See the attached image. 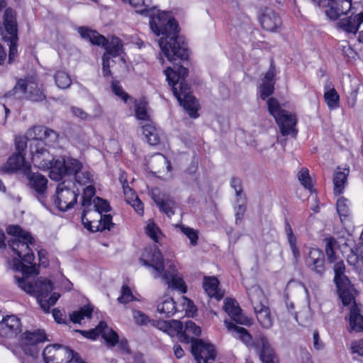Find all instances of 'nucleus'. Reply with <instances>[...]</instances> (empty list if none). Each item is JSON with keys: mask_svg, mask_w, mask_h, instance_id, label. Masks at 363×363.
I'll return each instance as SVG.
<instances>
[{"mask_svg": "<svg viewBox=\"0 0 363 363\" xmlns=\"http://www.w3.org/2000/svg\"><path fill=\"white\" fill-rule=\"evenodd\" d=\"M145 16L150 17L149 24L152 32L161 36L159 45L162 54L170 62L187 61L189 49L183 36H179V28L177 20L168 11H152Z\"/></svg>", "mask_w": 363, "mask_h": 363, "instance_id": "f257e3e1", "label": "nucleus"}, {"mask_svg": "<svg viewBox=\"0 0 363 363\" xmlns=\"http://www.w3.org/2000/svg\"><path fill=\"white\" fill-rule=\"evenodd\" d=\"M164 74L168 84L179 105L183 107L190 118L194 119L199 118V104L192 94L190 86L186 82L189 69L180 65L174 68L167 67L164 70Z\"/></svg>", "mask_w": 363, "mask_h": 363, "instance_id": "f03ea898", "label": "nucleus"}, {"mask_svg": "<svg viewBox=\"0 0 363 363\" xmlns=\"http://www.w3.org/2000/svg\"><path fill=\"white\" fill-rule=\"evenodd\" d=\"M224 323L228 330L237 335L242 342L246 345L252 343V345L257 350L262 363H278L279 360L275 352L265 336L259 335L253 341L252 335L245 328L238 326L227 320H225Z\"/></svg>", "mask_w": 363, "mask_h": 363, "instance_id": "7ed1b4c3", "label": "nucleus"}, {"mask_svg": "<svg viewBox=\"0 0 363 363\" xmlns=\"http://www.w3.org/2000/svg\"><path fill=\"white\" fill-rule=\"evenodd\" d=\"M269 113L274 118L282 136L290 135L296 138L298 130L296 128L298 123L297 116L294 113L284 109L279 101L274 97H270L267 101Z\"/></svg>", "mask_w": 363, "mask_h": 363, "instance_id": "20e7f679", "label": "nucleus"}, {"mask_svg": "<svg viewBox=\"0 0 363 363\" xmlns=\"http://www.w3.org/2000/svg\"><path fill=\"white\" fill-rule=\"evenodd\" d=\"M45 363H79V354L68 347L60 344L48 345L42 353Z\"/></svg>", "mask_w": 363, "mask_h": 363, "instance_id": "39448f33", "label": "nucleus"}, {"mask_svg": "<svg viewBox=\"0 0 363 363\" xmlns=\"http://www.w3.org/2000/svg\"><path fill=\"white\" fill-rule=\"evenodd\" d=\"M6 233L14 237L8 241V245L18 257H21L24 252L29 251V245L35 243L32 235L18 225H9L6 228Z\"/></svg>", "mask_w": 363, "mask_h": 363, "instance_id": "423d86ee", "label": "nucleus"}, {"mask_svg": "<svg viewBox=\"0 0 363 363\" xmlns=\"http://www.w3.org/2000/svg\"><path fill=\"white\" fill-rule=\"evenodd\" d=\"M313 3L324 9L325 16L332 21H336L343 15H347L355 6L352 0H312Z\"/></svg>", "mask_w": 363, "mask_h": 363, "instance_id": "0eeeda50", "label": "nucleus"}, {"mask_svg": "<svg viewBox=\"0 0 363 363\" xmlns=\"http://www.w3.org/2000/svg\"><path fill=\"white\" fill-rule=\"evenodd\" d=\"M28 147L33 164L40 169L46 171L53 155L47 149L45 142L42 139L33 138L30 140Z\"/></svg>", "mask_w": 363, "mask_h": 363, "instance_id": "6e6552de", "label": "nucleus"}, {"mask_svg": "<svg viewBox=\"0 0 363 363\" xmlns=\"http://www.w3.org/2000/svg\"><path fill=\"white\" fill-rule=\"evenodd\" d=\"M73 188L67 187L65 182L57 184L55 204L61 211L65 212L74 207L77 202L78 193L75 191V184L72 183Z\"/></svg>", "mask_w": 363, "mask_h": 363, "instance_id": "1a4fd4ad", "label": "nucleus"}, {"mask_svg": "<svg viewBox=\"0 0 363 363\" xmlns=\"http://www.w3.org/2000/svg\"><path fill=\"white\" fill-rule=\"evenodd\" d=\"M350 15L337 20L336 28L346 35H356L363 23V10L359 11L354 6L350 11Z\"/></svg>", "mask_w": 363, "mask_h": 363, "instance_id": "9d476101", "label": "nucleus"}, {"mask_svg": "<svg viewBox=\"0 0 363 363\" xmlns=\"http://www.w3.org/2000/svg\"><path fill=\"white\" fill-rule=\"evenodd\" d=\"M140 261L143 265L154 269L155 278L161 277L165 270L163 255L157 246L147 247Z\"/></svg>", "mask_w": 363, "mask_h": 363, "instance_id": "9b49d317", "label": "nucleus"}, {"mask_svg": "<svg viewBox=\"0 0 363 363\" xmlns=\"http://www.w3.org/2000/svg\"><path fill=\"white\" fill-rule=\"evenodd\" d=\"M46 340L47 336L43 330L27 331L21 336V347L22 351L35 352V354L40 353V348L38 345L44 342Z\"/></svg>", "mask_w": 363, "mask_h": 363, "instance_id": "f8f14e48", "label": "nucleus"}, {"mask_svg": "<svg viewBox=\"0 0 363 363\" xmlns=\"http://www.w3.org/2000/svg\"><path fill=\"white\" fill-rule=\"evenodd\" d=\"M178 272L176 266L172 263L163 272L161 276L167 283L168 286L177 290L182 294H186L187 286L182 277L177 276Z\"/></svg>", "mask_w": 363, "mask_h": 363, "instance_id": "ddd939ff", "label": "nucleus"}, {"mask_svg": "<svg viewBox=\"0 0 363 363\" xmlns=\"http://www.w3.org/2000/svg\"><path fill=\"white\" fill-rule=\"evenodd\" d=\"M262 28L269 32L279 31L283 25L281 16L271 9H265L259 17Z\"/></svg>", "mask_w": 363, "mask_h": 363, "instance_id": "4468645a", "label": "nucleus"}, {"mask_svg": "<svg viewBox=\"0 0 363 363\" xmlns=\"http://www.w3.org/2000/svg\"><path fill=\"white\" fill-rule=\"evenodd\" d=\"M308 267L319 276H323L325 271V256L319 248L310 249L308 257L306 259Z\"/></svg>", "mask_w": 363, "mask_h": 363, "instance_id": "2eb2a0df", "label": "nucleus"}, {"mask_svg": "<svg viewBox=\"0 0 363 363\" xmlns=\"http://www.w3.org/2000/svg\"><path fill=\"white\" fill-rule=\"evenodd\" d=\"M21 330V320L15 315H6L0 321V336L2 337H12Z\"/></svg>", "mask_w": 363, "mask_h": 363, "instance_id": "dca6fc26", "label": "nucleus"}, {"mask_svg": "<svg viewBox=\"0 0 363 363\" xmlns=\"http://www.w3.org/2000/svg\"><path fill=\"white\" fill-rule=\"evenodd\" d=\"M3 25L9 35L4 37L5 40H18L16 13L12 9H6L3 17Z\"/></svg>", "mask_w": 363, "mask_h": 363, "instance_id": "f3484780", "label": "nucleus"}, {"mask_svg": "<svg viewBox=\"0 0 363 363\" xmlns=\"http://www.w3.org/2000/svg\"><path fill=\"white\" fill-rule=\"evenodd\" d=\"M220 281L216 277L205 276L203 279L202 286L210 298H214L217 301H221L224 297V291L219 287Z\"/></svg>", "mask_w": 363, "mask_h": 363, "instance_id": "a211bd4d", "label": "nucleus"}, {"mask_svg": "<svg viewBox=\"0 0 363 363\" xmlns=\"http://www.w3.org/2000/svg\"><path fill=\"white\" fill-rule=\"evenodd\" d=\"M6 169L8 172L14 173L22 170L23 174L30 172L31 165L26 161V155L13 152L7 160Z\"/></svg>", "mask_w": 363, "mask_h": 363, "instance_id": "6ab92c4d", "label": "nucleus"}, {"mask_svg": "<svg viewBox=\"0 0 363 363\" xmlns=\"http://www.w3.org/2000/svg\"><path fill=\"white\" fill-rule=\"evenodd\" d=\"M362 306L354 303L349 308V331L361 333L363 332V315L362 314Z\"/></svg>", "mask_w": 363, "mask_h": 363, "instance_id": "aec40b11", "label": "nucleus"}, {"mask_svg": "<svg viewBox=\"0 0 363 363\" xmlns=\"http://www.w3.org/2000/svg\"><path fill=\"white\" fill-rule=\"evenodd\" d=\"M142 133L150 145H157L160 143L162 130L152 121L141 126Z\"/></svg>", "mask_w": 363, "mask_h": 363, "instance_id": "412c9836", "label": "nucleus"}, {"mask_svg": "<svg viewBox=\"0 0 363 363\" xmlns=\"http://www.w3.org/2000/svg\"><path fill=\"white\" fill-rule=\"evenodd\" d=\"M77 32L82 39L89 42L92 45L101 46L107 43V38L104 35L100 34L96 30L89 27L80 26L78 28Z\"/></svg>", "mask_w": 363, "mask_h": 363, "instance_id": "4be33fe9", "label": "nucleus"}, {"mask_svg": "<svg viewBox=\"0 0 363 363\" xmlns=\"http://www.w3.org/2000/svg\"><path fill=\"white\" fill-rule=\"evenodd\" d=\"M337 290L343 306H347L357 303L355 301L357 290L350 284V281L337 284Z\"/></svg>", "mask_w": 363, "mask_h": 363, "instance_id": "5701e85b", "label": "nucleus"}, {"mask_svg": "<svg viewBox=\"0 0 363 363\" xmlns=\"http://www.w3.org/2000/svg\"><path fill=\"white\" fill-rule=\"evenodd\" d=\"M28 180V184L39 194H44L48 188V179L38 172H32L31 169L28 172L24 174Z\"/></svg>", "mask_w": 363, "mask_h": 363, "instance_id": "b1692460", "label": "nucleus"}, {"mask_svg": "<svg viewBox=\"0 0 363 363\" xmlns=\"http://www.w3.org/2000/svg\"><path fill=\"white\" fill-rule=\"evenodd\" d=\"M123 189L126 197L127 202L133 206L135 212L139 216H143L144 214L143 203L138 198L135 190L128 186L126 180L123 182Z\"/></svg>", "mask_w": 363, "mask_h": 363, "instance_id": "393cba45", "label": "nucleus"}, {"mask_svg": "<svg viewBox=\"0 0 363 363\" xmlns=\"http://www.w3.org/2000/svg\"><path fill=\"white\" fill-rule=\"evenodd\" d=\"M253 308L257 319L264 328H269L273 325V318L268 306L262 303H254Z\"/></svg>", "mask_w": 363, "mask_h": 363, "instance_id": "a878e982", "label": "nucleus"}, {"mask_svg": "<svg viewBox=\"0 0 363 363\" xmlns=\"http://www.w3.org/2000/svg\"><path fill=\"white\" fill-rule=\"evenodd\" d=\"M105 51L103 55H106L108 57H117L123 52V43L122 40L113 35L111 37L110 40L107 38V43L104 45H101Z\"/></svg>", "mask_w": 363, "mask_h": 363, "instance_id": "bb28decb", "label": "nucleus"}, {"mask_svg": "<svg viewBox=\"0 0 363 363\" xmlns=\"http://www.w3.org/2000/svg\"><path fill=\"white\" fill-rule=\"evenodd\" d=\"M48 166L46 170H49L50 178L52 180L60 182L66 176L65 161L64 160L55 159V157L52 156Z\"/></svg>", "mask_w": 363, "mask_h": 363, "instance_id": "cd10ccee", "label": "nucleus"}, {"mask_svg": "<svg viewBox=\"0 0 363 363\" xmlns=\"http://www.w3.org/2000/svg\"><path fill=\"white\" fill-rule=\"evenodd\" d=\"M223 310L231 319L238 324H243L242 310L238 302L231 298H226L224 301Z\"/></svg>", "mask_w": 363, "mask_h": 363, "instance_id": "c85d7f7f", "label": "nucleus"}, {"mask_svg": "<svg viewBox=\"0 0 363 363\" xmlns=\"http://www.w3.org/2000/svg\"><path fill=\"white\" fill-rule=\"evenodd\" d=\"M34 286V291L31 295H35L36 296L38 303L41 299L48 298L53 289L52 282L48 279H38L35 282Z\"/></svg>", "mask_w": 363, "mask_h": 363, "instance_id": "c756f323", "label": "nucleus"}, {"mask_svg": "<svg viewBox=\"0 0 363 363\" xmlns=\"http://www.w3.org/2000/svg\"><path fill=\"white\" fill-rule=\"evenodd\" d=\"M201 333V329L194 321L188 320L185 323L184 328L182 329L181 342L185 343L194 342Z\"/></svg>", "mask_w": 363, "mask_h": 363, "instance_id": "7c9ffc66", "label": "nucleus"}, {"mask_svg": "<svg viewBox=\"0 0 363 363\" xmlns=\"http://www.w3.org/2000/svg\"><path fill=\"white\" fill-rule=\"evenodd\" d=\"M157 326L159 329L167 333L170 336H177L181 340L183 323L180 320H172L158 321Z\"/></svg>", "mask_w": 363, "mask_h": 363, "instance_id": "2f4dec72", "label": "nucleus"}, {"mask_svg": "<svg viewBox=\"0 0 363 363\" xmlns=\"http://www.w3.org/2000/svg\"><path fill=\"white\" fill-rule=\"evenodd\" d=\"M350 173V169L345 168L343 171H337L333 176V191L335 195L339 196L344 191L345 184L347 182V177Z\"/></svg>", "mask_w": 363, "mask_h": 363, "instance_id": "473e14b6", "label": "nucleus"}, {"mask_svg": "<svg viewBox=\"0 0 363 363\" xmlns=\"http://www.w3.org/2000/svg\"><path fill=\"white\" fill-rule=\"evenodd\" d=\"M284 231L286 235L287 240L292 252L294 258L298 260L300 257V251L297 245V238L294 234L292 227L287 218L284 219Z\"/></svg>", "mask_w": 363, "mask_h": 363, "instance_id": "72a5a7b5", "label": "nucleus"}, {"mask_svg": "<svg viewBox=\"0 0 363 363\" xmlns=\"http://www.w3.org/2000/svg\"><path fill=\"white\" fill-rule=\"evenodd\" d=\"M99 218L97 226L91 227L88 225V230L91 233L103 232L106 230H110L111 228L115 224L113 223V217L111 214H99L96 216Z\"/></svg>", "mask_w": 363, "mask_h": 363, "instance_id": "f704fd0d", "label": "nucleus"}, {"mask_svg": "<svg viewBox=\"0 0 363 363\" xmlns=\"http://www.w3.org/2000/svg\"><path fill=\"white\" fill-rule=\"evenodd\" d=\"M108 330V326L106 322L104 320H101L94 328H91L88 330H75V332L81 334L87 339L95 340L99 336L102 337L104 330Z\"/></svg>", "mask_w": 363, "mask_h": 363, "instance_id": "c9c22d12", "label": "nucleus"}, {"mask_svg": "<svg viewBox=\"0 0 363 363\" xmlns=\"http://www.w3.org/2000/svg\"><path fill=\"white\" fill-rule=\"evenodd\" d=\"M33 131L35 135L46 143H55L58 140L59 134L54 130L45 126H35Z\"/></svg>", "mask_w": 363, "mask_h": 363, "instance_id": "e433bc0d", "label": "nucleus"}, {"mask_svg": "<svg viewBox=\"0 0 363 363\" xmlns=\"http://www.w3.org/2000/svg\"><path fill=\"white\" fill-rule=\"evenodd\" d=\"M135 104V116L138 120L149 122L150 115L147 113L148 102L145 98L140 99L138 101L135 99H132Z\"/></svg>", "mask_w": 363, "mask_h": 363, "instance_id": "4c0bfd02", "label": "nucleus"}, {"mask_svg": "<svg viewBox=\"0 0 363 363\" xmlns=\"http://www.w3.org/2000/svg\"><path fill=\"white\" fill-rule=\"evenodd\" d=\"M94 311L91 304H87L79 308V310L73 311L69 315L70 320L73 323H81L84 318H91Z\"/></svg>", "mask_w": 363, "mask_h": 363, "instance_id": "58836bf2", "label": "nucleus"}, {"mask_svg": "<svg viewBox=\"0 0 363 363\" xmlns=\"http://www.w3.org/2000/svg\"><path fill=\"white\" fill-rule=\"evenodd\" d=\"M157 311L164 318L172 317L177 311L175 301L172 298L167 297L157 305Z\"/></svg>", "mask_w": 363, "mask_h": 363, "instance_id": "ea45409f", "label": "nucleus"}, {"mask_svg": "<svg viewBox=\"0 0 363 363\" xmlns=\"http://www.w3.org/2000/svg\"><path fill=\"white\" fill-rule=\"evenodd\" d=\"M155 203L161 212L171 218L175 213V202L172 199H164L160 197L153 198Z\"/></svg>", "mask_w": 363, "mask_h": 363, "instance_id": "a19ab883", "label": "nucleus"}, {"mask_svg": "<svg viewBox=\"0 0 363 363\" xmlns=\"http://www.w3.org/2000/svg\"><path fill=\"white\" fill-rule=\"evenodd\" d=\"M323 98L330 109H336L340 106V95L333 86L332 88L325 91Z\"/></svg>", "mask_w": 363, "mask_h": 363, "instance_id": "79ce46f5", "label": "nucleus"}, {"mask_svg": "<svg viewBox=\"0 0 363 363\" xmlns=\"http://www.w3.org/2000/svg\"><path fill=\"white\" fill-rule=\"evenodd\" d=\"M150 2L151 0H130L126 1L135 9L136 13L144 16L148 15L154 9L150 6Z\"/></svg>", "mask_w": 363, "mask_h": 363, "instance_id": "37998d69", "label": "nucleus"}, {"mask_svg": "<svg viewBox=\"0 0 363 363\" xmlns=\"http://www.w3.org/2000/svg\"><path fill=\"white\" fill-rule=\"evenodd\" d=\"M325 240L326 242L325 250L328 260L330 263H335L337 259L335 252V249L339 247L337 242L336 239L332 236L326 238Z\"/></svg>", "mask_w": 363, "mask_h": 363, "instance_id": "c03bdc74", "label": "nucleus"}, {"mask_svg": "<svg viewBox=\"0 0 363 363\" xmlns=\"http://www.w3.org/2000/svg\"><path fill=\"white\" fill-rule=\"evenodd\" d=\"M297 177L298 181L306 189L308 190L311 193L315 191L312 179L306 167H301L297 174Z\"/></svg>", "mask_w": 363, "mask_h": 363, "instance_id": "a18cd8bd", "label": "nucleus"}, {"mask_svg": "<svg viewBox=\"0 0 363 363\" xmlns=\"http://www.w3.org/2000/svg\"><path fill=\"white\" fill-rule=\"evenodd\" d=\"M334 281L335 284H340L341 283H345L350 281L349 279L347 276L345 275V266L344 262L342 260L337 262L334 265Z\"/></svg>", "mask_w": 363, "mask_h": 363, "instance_id": "49530a36", "label": "nucleus"}, {"mask_svg": "<svg viewBox=\"0 0 363 363\" xmlns=\"http://www.w3.org/2000/svg\"><path fill=\"white\" fill-rule=\"evenodd\" d=\"M145 233L155 243H160V235H163L160 228L151 220L147 223Z\"/></svg>", "mask_w": 363, "mask_h": 363, "instance_id": "de8ad7c7", "label": "nucleus"}, {"mask_svg": "<svg viewBox=\"0 0 363 363\" xmlns=\"http://www.w3.org/2000/svg\"><path fill=\"white\" fill-rule=\"evenodd\" d=\"M348 200L344 196L340 197L336 202V210L341 221L347 218L350 215Z\"/></svg>", "mask_w": 363, "mask_h": 363, "instance_id": "09e8293b", "label": "nucleus"}, {"mask_svg": "<svg viewBox=\"0 0 363 363\" xmlns=\"http://www.w3.org/2000/svg\"><path fill=\"white\" fill-rule=\"evenodd\" d=\"M111 87L113 93L125 103H126L128 99L132 100L133 98L130 97L125 91H124L118 80L113 79Z\"/></svg>", "mask_w": 363, "mask_h": 363, "instance_id": "8fccbe9b", "label": "nucleus"}, {"mask_svg": "<svg viewBox=\"0 0 363 363\" xmlns=\"http://www.w3.org/2000/svg\"><path fill=\"white\" fill-rule=\"evenodd\" d=\"M54 77L55 84L60 89H66L69 87L72 83L69 74L64 71L56 72Z\"/></svg>", "mask_w": 363, "mask_h": 363, "instance_id": "3c124183", "label": "nucleus"}, {"mask_svg": "<svg viewBox=\"0 0 363 363\" xmlns=\"http://www.w3.org/2000/svg\"><path fill=\"white\" fill-rule=\"evenodd\" d=\"M118 301L122 304H127L136 300L131 289L128 284H123L121 286V296L117 298Z\"/></svg>", "mask_w": 363, "mask_h": 363, "instance_id": "603ef678", "label": "nucleus"}, {"mask_svg": "<svg viewBox=\"0 0 363 363\" xmlns=\"http://www.w3.org/2000/svg\"><path fill=\"white\" fill-rule=\"evenodd\" d=\"M66 167V176L67 175H76L82 169V164L79 160L74 158H69L65 162Z\"/></svg>", "mask_w": 363, "mask_h": 363, "instance_id": "864d4df0", "label": "nucleus"}, {"mask_svg": "<svg viewBox=\"0 0 363 363\" xmlns=\"http://www.w3.org/2000/svg\"><path fill=\"white\" fill-rule=\"evenodd\" d=\"M60 296L59 294L53 293L50 296L49 295L48 298L41 299L39 304L42 310L46 313H50V307L56 303Z\"/></svg>", "mask_w": 363, "mask_h": 363, "instance_id": "5fc2aeb1", "label": "nucleus"}, {"mask_svg": "<svg viewBox=\"0 0 363 363\" xmlns=\"http://www.w3.org/2000/svg\"><path fill=\"white\" fill-rule=\"evenodd\" d=\"M94 207L96 208V212L94 213L97 216L99 214H103V213H107L111 210L109 202L101 197H96L94 199Z\"/></svg>", "mask_w": 363, "mask_h": 363, "instance_id": "6e6d98bb", "label": "nucleus"}, {"mask_svg": "<svg viewBox=\"0 0 363 363\" xmlns=\"http://www.w3.org/2000/svg\"><path fill=\"white\" fill-rule=\"evenodd\" d=\"M14 279L16 281L18 286L20 289H21L22 290H23L24 291H26V293H28L29 294H33L34 288H35V286H34L35 283H33L32 281H29L27 279V277H18L17 276H15Z\"/></svg>", "mask_w": 363, "mask_h": 363, "instance_id": "4d7b16f0", "label": "nucleus"}, {"mask_svg": "<svg viewBox=\"0 0 363 363\" xmlns=\"http://www.w3.org/2000/svg\"><path fill=\"white\" fill-rule=\"evenodd\" d=\"M102 338L106 342L107 345L111 347L116 345L118 342V335L112 328L104 330Z\"/></svg>", "mask_w": 363, "mask_h": 363, "instance_id": "13d9d810", "label": "nucleus"}, {"mask_svg": "<svg viewBox=\"0 0 363 363\" xmlns=\"http://www.w3.org/2000/svg\"><path fill=\"white\" fill-rule=\"evenodd\" d=\"M230 186L235 191L238 201H239L240 199H243V202H245L246 196L243 193L241 179L238 177H233L230 181Z\"/></svg>", "mask_w": 363, "mask_h": 363, "instance_id": "bf43d9fd", "label": "nucleus"}, {"mask_svg": "<svg viewBox=\"0 0 363 363\" xmlns=\"http://www.w3.org/2000/svg\"><path fill=\"white\" fill-rule=\"evenodd\" d=\"M274 85L275 84L271 82L268 83L262 81V83L259 86V96L262 100H266L274 94Z\"/></svg>", "mask_w": 363, "mask_h": 363, "instance_id": "052dcab7", "label": "nucleus"}, {"mask_svg": "<svg viewBox=\"0 0 363 363\" xmlns=\"http://www.w3.org/2000/svg\"><path fill=\"white\" fill-rule=\"evenodd\" d=\"M101 72L102 76L104 78H109L113 76V73L111 69V62L115 63L113 60H111V57H107L106 55H103L101 57Z\"/></svg>", "mask_w": 363, "mask_h": 363, "instance_id": "680f3d73", "label": "nucleus"}, {"mask_svg": "<svg viewBox=\"0 0 363 363\" xmlns=\"http://www.w3.org/2000/svg\"><path fill=\"white\" fill-rule=\"evenodd\" d=\"M18 40H6L9 45V55H8V63L9 65L13 64L16 61V58L18 57Z\"/></svg>", "mask_w": 363, "mask_h": 363, "instance_id": "e2e57ef3", "label": "nucleus"}, {"mask_svg": "<svg viewBox=\"0 0 363 363\" xmlns=\"http://www.w3.org/2000/svg\"><path fill=\"white\" fill-rule=\"evenodd\" d=\"M180 228L182 233L189 239L191 245L193 246L196 245L199 240L198 232L192 228L184 225H182Z\"/></svg>", "mask_w": 363, "mask_h": 363, "instance_id": "0e129e2a", "label": "nucleus"}, {"mask_svg": "<svg viewBox=\"0 0 363 363\" xmlns=\"http://www.w3.org/2000/svg\"><path fill=\"white\" fill-rule=\"evenodd\" d=\"M30 97L34 101H43L45 100L46 96L44 92V89H43V85L40 87H38L37 84H35V87L33 88L30 86Z\"/></svg>", "mask_w": 363, "mask_h": 363, "instance_id": "69168bd1", "label": "nucleus"}, {"mask_svg": "<svg viewBox=\"0 0 363 363\" xmlns=\"http://www.w3.org/2000/svg\"><path fill=\"white\" fill-rule=\"evenodd\" d=\"M23 354L20 357L21 363H40L39 354L35 352L22 351Z\"/></svg>", "mask_w": 363, "mask_h": 363, "instance_id": "338daca9", "label": "nucleus"}, {"mask_svg": "<svg viewBox=\"0 0 363 363\" xmlns=\"http://www.w3.org/2000/svg\"><path fill=\"white\" fill-rule=\"evenodd\" d=\"M96 189L92 185L87 186L84 189L82 195V206L89 205L92 197L95 195Z\"/></svg>", "mask_w": 363, "mask_h": 363, "instance_id": "774afa93", "label": "nucleus"}]
</instances>
